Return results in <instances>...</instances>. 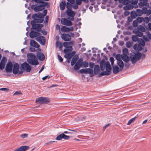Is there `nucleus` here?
I'll return each instance as SVG.
<instances>
[{"label":"nucleus","mask_w":151,"mask_h":151,"mask_svg":"<svg viewBox=\"0 0 151 151\" xmlns=\"http://www.w3.org/2000/svg\"><path fill=\"white\" fill-rule=\"evenodd\" d=\"M27 61L28 63L32 65H37L39 62L36 59V56L33 53H29L27 54Z\"/></svg>","instance_id":"1"},{"label":"nucleus","mask_w":151,"mask_h":151,"mask_svg":"<svg viewBox=\"0 0 151 151\" xmlns=\"http://www.w3.org/2000/svg\"><path fill=\"white\" fill-rule=\"evenodd\" d=\"M50 101L49 99L44 97H40L36 100V102L37 103L42 104L43 103H47Z\"/></svg>","instance_id":"2"},{"label":"nucleus","mask_w":151,"mask_h":151,"mask_svg":"<svg viewBox=\"0 0 151 151\" xmlns=\"http://www.w3.org/2000/svg\"><path fill=\"white\" fill-rule=\"evenodd\" d=\"M35 21L33 20L31 22V24L32 26V29H37V30L39 32L41 30V28L42 27L43 25L41 24H36L37 23L35 22Z\"/></svg>","instance_id":"3"},{"label":"nucleus","mask_w":151,"mask_h":151,"mask_svg":"<svg viewBox=\"0 0 151 151\" xmlns=\"http://www.w3.org/2000/svg\"><path fill=\"white\" fill-rule=\"evenodd\" d=\"M61 22L62 24L65 25L67 26H71L73 24V23L72 22L68 20L65 18H62L61 19Z\"/></svg>","instance_id":"4"},{"label":"nucleus","mask_w":151,"mask_h":151,"mask_svg":"<svg viewBox=\"0 0 151 151\" xmlns=\"http://www.w3.org/2000/svg\"><path fill=\"white\" fill-rule=\"evenodd\" d=\"M66 14L68 16L71 17L70 18H68V19L72 21L74 20V17L75 14L73 11L71 9H67L66 11Z\"/></svg>","instance_id":"5"},{"label":"nucleus","mask_w":151,"mask_h":151,"mask_svg":"<svg viewBox=\"0 0 151 151\" xmlns=\"http://www.w3.org/2000/svg\"><path fill=\"white\" fill-rule=\"evenodd\" d=\"M131 61L132 64L135 63L139 59V56L138 55L137 53L134 55H131L130 56Z\"/></svg>","instance_id":"6"},{"label":"nucleus","mask_w":151,"mask_h":151,"mask_svg":"<svg viewBox=\"0 0 151 151\" xmlns=\"http://www.w3.org/2000/svg\"><path fill=\"white\" fill-rule=\"evenodd\" d=\"M13 65L12 62L10 61L8 62L5 68V70L6 73H10L12 72Z\"/></svg>","instance_id":"7"},{"label":"nucleus","mask_w":151,"mask_h":151,"mask_svg":"<svg viewBox=\"0 0 151 151\" xmlns=\"http://www.w3.org/2000/svg\"><path fill=\"white\" fill-rule=\"evenodd\" d=\"M22 67L23 69L27 72H30L32 69L31 67L27 63H24L22 64Z\"/></svg>","instance_id":"8"},{"label":"nucleus","mask_w":151,"mask_h":151,"mask_svg":"<svg viewBox=\"0 0 151 151\" xmlns=\"http://www.w3.org/2000/svg\"><path fill=\"white\" fill-rule=\"evenodd\" d=\"M70 138V136H67L65 134H64V133H62L59 135H58V136L56 138V139L57 140H60L62 139H65L67 140L68 139Z\"/></svg>","instance_id":"9"},{"label":"nucleus","mask_w":151,"mask_h":151,"mask_svg":"<svg viewBox=\"0 0 151 151\" xmlns=\"http://www.w3.org/2000/svg\"><path fill=\"white\" fill-rule=\"evenodd\" d=\"M61 38L63 40L66 41H70L71 39L70 35L66 33L63 34L61 35Z\"/></svg>","instance_id":"10"},{"label":"nucleus","mask_w":151,"mask_h":151,"mask_svg":"<svg viewBox=\"0 0 151 151\" xmlns=\"http://www.w3.org/2000/svg\"><path fill=\"white\" fill-rule=\"evenodd\" d=\"M36 40L42 45H44L45 43V39L43 36H40L37 38Z\"/></svg>","instance_id":"11"},{"label":"nucleus","mask_w":151,"mask_h":151,"mask_svg":"<svg viewBox=\"0 0 151 151\" xmlns=\"http://www.w3.org/2000/svg\"><path fill=\"white\" fill-rule=\"evenodd\" d=\"M19 71V65L17 63H15L14 65L13 72L14 74H17Z\"/></svg>","instance_id":"12"},{"label":"nucleus","mask_w":151,"mask_h":151,"mask_svg":"<svg viewBox=\"0 0 151 151\" xmlns=\"http://www.w3.org/2000/svg\"><path fill=\"white\" fill-rule=\"evenodd\" d=\"M147 0H141L140 2L139 3V5L140 7L141 8L144 6L147 5Z\"/></svg>","instance_id":"13"},{"label":"nucleus","mask_w":151,"mask_h":151,"mask_svg":"<svg viewBox=\"0 0 151 151\" xmlns=\"http://www.w3.org/2000/svg\"><path fill=\"white\" fill-rule=\"evenodd\" d=\"M40 33L35 31H32L29 33L30 37L31 38L39 36Z\"/></svg>","instance_id":"14"},{"label":"nucleus","mask_w":151,"mask_h":151,"mask_svg":"<svg viewBox=\"0 0 151 151\" xmlns=\"http://www.w3.org/2000/svg\"><path fill=\"white\" fill-rule=\"evenodd\" d=\"M84 73L85 74L89 73L90 74V76L91 77L94 76L93 71V70L90 68L84 69Z\"/></svg>","instance_id":"15"},{"label":"nucleus","mask_w":151,"mask_h":151,"mask_svg":"<svg viewBox=\"0 0 151 151\" xmlns=\"http://www.w3.org/2000/svg\"><path fill=\"white\" fill-rule=\"evenodd\" d=\"M74 42L71 41L70 42H65L63 43V46L66 48L69 47L70 45L72 47L74 44Z\"/></svg>","instance_id":"16"},{"label":"nucleus","mask_w":151,"mask_h":151,"mask_svg":"<svg viewBox=\"0 0 151 151\" xmlns=\"http://www.w3.org/2000/svg\"><path fill=\"white\" fill-rule=\"evenodd\" d=\"M32 7L33 9L34 8V11L36 12L41 11L43 9V8H42V6L40 5L33 6Z\"/></svg>","instance_id":"17"},{"label":"nucleus","mask_w":151,"mask_h":151,"mask_svg":"<svg viewBox=\"0 0 151 151\" xmlns=\"http://www.w3.org/2000/svg\"><path fill=\"white\" fill-rule=\"evenodd\" d=\"M30 44L32 46L37 48L39 47V45L36 42L33 40H31Z\"/></svg>","instance_id":"18"},{"label":"nucleus","mask_w":151,"mask_h":151,"mask_svg":"<svg viewBox=\"0 0 151 151\" xmlns=\"http://www.w3.org/2000/svg\"><path fill=\"white\" fill-rule=\"evenodd\" d=\"M133 31L134 33L136 34V35H137L138 37H142L143 35V33L142 32L137 30V29H134Z\"/></svg>","instance_id":"19"},{"label":"nucleus","mask_w":151,"mask_h":151,"mask_svg":"<svg viewBox=\"0 0 151 151\" xmlns=\"http://www.w3.org/2000/svg\"><path fill=\"white\" fill-rule=\"evenodd\" d=\"M122 59L126 63H128L129 60V58L127 55L122 54Z\"/></svg>","instance_id":"20"},{"label":"nucleus","mask_w":151,"mask_h":151,"mask_svg":"<svg viewBox=\"0 0 151 151\" xmlns=\"http://www.w3.org/2000/svg\"><path fill=\"white\" fill-rule=\"evenodd\" d=\"M100 71V68L99 65H95L94 72L95 74L99 73Z\"/></svg>","instance_id":"21"},{"label":"nucleus","mask_w":151,"mask_h":151,"mask_svg":"<svg viewBox=\"0 0 151 151\" xmlns=\"http://www.w3.org/2000/svg\"><path fill=\"white\" fill-rule=\"evenodd\" d=\"M66 3L65 1H62L60 3V9L61 10H63L66 6Z\"/></svg>","instance_id":"22"},{"label":"nucleus","mask_w":151,"mask_h":151,"mask_svg":"<svg viewBox=\"0 0 151 151\" xmlns=\"http://www.w3.org/2000/svg\"><path fill=\"white\" fill-rule=\"evenodd\" d=\"M37 56L41 61H43L45 59V56L44 54L42 52H39L37 53Z\"/></svg>","instance_id":"23"},{"label":"nucleus","mask_w":151,"mask_h":151,"mask_svg":"<svg viewBox=\"0 0 151 151\" xmlns=\"http://www.w3.org/2000/svg\"><path fill=\"white\" fill-rule=\"evenodd\" d=\"M133 48L134 50H141L142 49L141 46L139 44H136L133 46Z\"/></svg>","instance_id":"24"},{"label":"nucleus","mask_w":151,"mask_h":151,"mask_svg":"<svg viewBox=\"0 0 151 151\" xmlns=\"http://www.w3.org/2000/svg\"><path fill=\"white\" fill-rule=\"evenodd\" d=\"M119 71V68L117 66L113 67V72L114 74H116Z\"/></svg>","instance_id":"25"},{"label":"nucleus","mask_w":151,"mask_h":151,"mask_svg":"<svg viewBox=\"0 0 151 151\" xmlns=\"http://www.w3.org/2000/svg\"><path fill=\"white\" fill-rule=\"evenodd\" d=\"M73 50L72 47L70 45L69 47L66 48L64 50L63 52L65 53H68Z\"/></svg>","instance_id":"26"},{"label":"nucleus","mask_w":151,"mask_h":151,"mask_svg":"<svg viewBox=\"0 0 151 151\" xmlns=\"http://www.w3.org/2000/svg\"><path fill=\"white\" fill-rule=\"evenodd\" d=\"M117 64L121 68L120 70H122L123 69L124 66V64L122 60L117 61Z\"/></svg>","instance_id":"27"},{"label":"nucleus","mask_w":151,"mask_h":151,"mask_svg":"<svg viewBox=\"0 0 151 151\" xmlns=\"http://www.w3.org/2000/svg\"><path fill=\"white\" fill-rule=\"evenodd\" d=\"M78 58L76 56H75L73 58L71 63V65L72 66H73L74 65L77 61Z\"/></svg>","instance_id":"28"},{"label":"nucleus","mask_w":151,"mask_h":151,"mask_svg":"<svg viewBox=\"0 0 151 151\" xmlns=\"http://www.w3.org/2000/svg\"><path fill=\"white\" fill-rule=\"evenodd\" d=\"M29 148V147L27 146H22L19 147V151H25Z\"/></svg>","instance_id":"29"},{"label":"nucleus","mask_w":151,"mask_h":151,"mask_svg":"<svg viewBox=\"0 0 151 151\" xmlns=\"http://www.w3.org/2000/svg\"><path fill=\"white\" fill-rule=\"evenodd\" d=\"M137 30L141 31L142 32H144L145 31V29L144 27L142 25H139L137 28Z\"/></svg>","instance_id":"30"},{"label":"nucleus","mask_w":151,"mask_h":151,"mask_svg":"<svg viewBox=\"0 0 151 151\" xmlns=\"http://www.w3.org/2000/svg\"><path fill=\"white\" fill-rule=\"evenodd\" d=\"M56 46L57 47H59V49L62 48V44L60 41H57L56 42Z\"/></svg>","instance_id":"31"},{"label":"nucleus","mask_w":151,"mask_h":151,"mask_svg":"<svg viewBox=\"0 0 151 151\" xmlns=\"http://www.w3.org/2000/svg\"><path fill=\"white\" fill-rule=\"evenodd\" d=\"M131 16L134 19H135L137 16L136 12L132 11L131 13Z\"/></svg>","instance_id":"32"},{"label":"nucleus","mask_w":151,"mask_h":151,"mask_svg":"<svg viewBox=\"0 0 151 151\" xmlns=\"http://www.w3.org/2000/svg\"><path fill=\"white\" fill-rule=\"evenodd\" d=\"M136 12L137 16H142V11L139 9H137L136 10Z\"/></svg>","instance_id":"33"},{"label":"nucleus","mask_w":151,"mask_h":151,"mask_svg":"<svg viewBox=\"0 0 151 151\" xmlns=\"http://www.w3.org/2000/svg\"><path fill=\"white\" fill-rule=\"evenodd\" d=\"M138 42L140 45H141L142 46H144L145 45V43L143 39H139L138 40Z\"/></svg>","instance_id":"34"},{"label":"nucleus","mask_w":151,"mask_h":151,"mask_svg":"<svg viewBox=\"0 0 151 151\" xmlns=\"http://www.w3.org/2000/svg\"><path fill=\"white\" fill-rule=\"evenodd\" d=\"M80 67L82 65L83 60L82 59H79L77 62L76 63Z\"/></svg>","instance_id":"35"},{"label":"nucleus","mask_w":151,"mask_h":151,"mask_svg":"<svg viewBox=\"0 0 151 151\" xmlns=\"http://www.w3.org/2000/svg\"><path fill=\"white\" fill-rule=\"evenodd\" d=\"M133 45L132 41H128L126 43V46L128 48L130 47Z\"/></svg>","instance_id":"36"},{"label":"nucleus","mask_w":151,"mask_h":151,"mask_svg":"<svg viewBox=\"0 0 151 151\" xmlns=\"http://www.w3.org/2000/svg\"><path fill=\"white\" fill-rule=\"evenodd\" d=\"M64 57L67 59H69V60H70L72 57V56L71 55L70 53H65V54L64 55Z\"/></svg>","instance_id":"37"},{"label":"nucleus","mask_w":151,"mask_h":151,"mask_svg":"<svg viewBox=\"0 0 151 151\" xmlns=\"http://www.w3.org/2000/svg\"><path fill=\"white\" fill-rule=\"evenodd\" d=\"M137 53L138 54V55H139V58H141L142 59L145 58V55L144 54L141 53L140 52H137Z\"/></svg>","instance_id":"38"},{"label":"nucleus","mask_w":151,"mask_h":151,"mask_svg":"<svg viewBox=\"0 0 151 151\" xmlns=\"http://www.w3.org/2000/svg\"><path fill=\"white\" fill-rule=\"evenodd\" d=\"M123 54L128 55L129 54L128 50L126 48H124L123 50Z\"/></svg>","instance_id":"39"},{"label":"nucleus","mask_w":151,"mask_h":151,"mask_svg":"<svg viewBox=\"0 0 151 151\" xmlns=\"http://www.w3.org/2000/svg\"><path fill=\"white\" fill-rule=\"evenodd\" d=\"M132 40L134 42L138 41L139 39L138 38V36L136 35H133L132 37Z\"/></svg>","instance_id":"40"},{"label":"nucleus","mask_w":151,"mask_h":151,"mask_svg":"<svg viewBox=\"0 0 151 151\" xmlns=\"http://www.w3.org/2000/svg\"><path fill=\"white\" fill-rule=\"evenodd\" d=\"M122 58V55L119 54H117L115 56V58L117 60V61L119 60H121V59Z\"/></svg>","instance_id":"41"},{"label":"nucleus","mask_w":151,"mask_h":151,"mask_svg":"<svg viewBox=\"0 0 151 151\" xmlns=\"http://www.w3.org/2000/svg\"><path fill=\"white\" fill-rule=\"evenodd\" d=\"M136 20L139 23L142 22L144 20V19L142 17H139L137 18Z\"/></svg>","instance_id":"42"},{"label":"nucleus","mask_w":151,"mask_h":151,"mask_svg":"<svg viewBox=\"0 0 151 151\" xmlns=\"http://www.w3.org/2000/svg\"><path fill=\"white\" fill-rule=\"evenodd\" d=\"M88 66V62L85 61L83 62L82 66L84 68H86Z\"/></svg>","instance_id":"43"},{"label":"nucleus","mask_w":151,"mask_h":151,"mask_svg":"<svg viewBox=\"0 0 151 151\" xmlns=\"http://www.w3.org/2000/svg\"><path fill=\"white\" fill-rule=\"evenodd\" d=\"M67 27L65 26H62L61 28V30L63 32H67Z\"/></svg>","instance_id":"44"},{"label":"nucleus","mask_w":151,"mask_h":151,"mask_svg":"<svg viewBox=\"0 0 151 151\" xmlns=\"http://www.w3.org/2000/svg\"><path fill=\"white\" fill-rule=\"evenodd\" d=\"M72 4L71 3H70L69 2H67L66 3V8H67V9H71V7L72 6Z\"/></svg>","instance_id":"45"},{"label":"nucleus","mask_w":151,"mask_h":151,"mask_svg":"<svg viewBox=\"0 0 151 151\" xmlns=\"http://www.w3.org/2000/svg\"><path fill=\"white\" fill-rule=\"evenodd\" d=\"M6 61V58L5 57H4L2 59L0 63L5 65Z\"/></svg>","instance_id":"46"},{"label":"nucleus","mask_w":151,"mask_h":151,"mask_svg":"<svg viewBox=\"0 0 151 151\" xmlns=\"http://www.w3.org/2000/svg\"><path fill=\"white\" fill-rule=\"evenodd\" d=\"M40 3L41 4L40 6H42V8H43V9H44V7L46 6L47 4V3L46 2H45L43 1H42V2Z\"/></svg>","instance_id":"47"},{"label":"nucleus","mask_w":151,"mask_h":151,"mask_svg":"<svg viewBox=\"0 0 151 151\" xmlns=\"http://www.w3.org/2000/svg\"><path fill=\"white\" fill-rule=\"evenodd\" d=\"M38 18H42L44 17V15L43 14L40 12H39L37 14Z\"/></svg>","instance_id":"48"},{"label":"nucleus","mask_w":151,"mask_h":151,"mask_svg":"<svg viewBox=\"0 0 151 151\" xmlns=\"http://www.w3.org/2000/svg\"><path fill=\"white\" fill-rule=\"evenodd\" d=\"M135 118L136 117H134L133 118L131 119L128 121V122L127 123V124L130 125L131 123L133 122L134 121Z\"/></svg>","instance_id":"49"},{"label":"nucleus","mask_w":151,"mask_h":151,"mask_svg":"<svg viewBox=\"0 0 151 151\" xmlns=\"http://www.w3.org/2000/svg\"><path fill=\"white\" fill-rule=\"evenodd\" d=\"M138 23L137 22V20H134L133 22V26L134 27H136L138 26Z\"/></svg>","instance_id":"50"},{"label":"nucleus","mask_w":151,"mask_h":151,"mask_svg":"<svg viewBox=\"0 0 151 151\" xmlns=\"http://www.w3.org/2000/svg\"><path fill=\"white\" fill-rule=\"evenodd\" d=\"M35 21H36L35 22L37 23H41L42 22L43 19L42 18H40L37 19Z\"/></svg>","instance_id":"51"},{"label":"nucleus","mask_w":151,"mask_h":151,"mask_svg":"<svg viewBox=\"0 0 151 151\" xmlns=\"http://www.w3.org/2000/svg\"><path fill=\"white\" fill-rule=\"evenodd\" d=\"M28 136V134H21L20 137L23 139L27 138Z\"/></svg>","instance_id":"52"},{"label":"nucleus","mask_w":151,"mask_h":151,"mask_svg":"<svg viewBox=\"0 0 151 151\" xmlns=\"http://www.w3.org/2000/svg\"><path fill=\"white\" fill-rule=\"evenodd\" d=\"M37 17V14H33L32 15V18L33 19H34V20H37V19L38 18Z\"/></svg>","instance_id":"53"},{"label":"nucleus","mask_w":151,"mask_h":151,"mask_svg":"<svg viewBox=\"0 0 151 151\" xmlns=\"http://www.w3.org/2000/svg\"><path fill=\"white\" fill-rule=\"evenodd\" d=\"M134 7V6L132 4H129L127 6V9L131 10Z\"/></svg>","instance_id":"54"},{"label":"nucleus","mask_w":151,"mask_h":151,"mask_svg":"<svg viewBox=\"0 0 151 151\" xmlns=\"http://www.w3.org/2000/svg\"><path fill=\"white\" fill-rule=\"evenodd\" d=\"M138 0H135V1H130V3L132 5H137V3L138 2Z\"/></svg>","instance_id":"55"},{"label":"nucleus","mask_w":151,"mask_h":151,"mask_svg":"<svg viewBox=\"0 0 151 151\" xmlns=\"http://www.w3.org/2000/svg\"><path fill=\"white\" fill-rule=\"evenodd\" d=\"M147 9L146 7H143L142 9V11L143 14H146L147 10Z\"/></svg>","instance_id":"56"},{"label":"nucleus","mask_w":151,"mask_h":151,"mask_svg":"<svg viewBox=\"0 0 151 151\" xmlns=\"http://www.w3.org/2000/svg\"><path fill=\"white\" fill-rule=\"evenodd\" d=\"M73 30V28L72 27H68L67 29V32L70 31H72Z\"/></svg>","instance_id":"57"},{"label":"nucleus","mask_w":151,"mask_h":151,"mask_svg":"<svg viewBox=\"0 0 151 151\" xmlns=\"http://www.w3.org/2000/svg\"><path fill=\"white\" fill-rule=\"evenodd\" d=\"M110 61L112 65H113L114 64V60L113 58L111 57L110 58Z\"/></svg>","instance_id":"58"},{"label":"nucleus","mask_w":151,"mask_h":151,"mask_svg":"<svg viewBox=\"0 0 151 151\" xmlns=\"http://www.w3.org/2000/svg\"><path fill=\"white\" fill-rule=\"evenodd\" d=\"M5 66V64L0 63V69L3 70Z\"/></svg>","instance_id":"59"},{"label":"nucleus","mask_w":151,"mask_h":151,"mask_svg":"<svg viewBox=\"0 0 151 151\" xmlns=\"http://www.w3.org/2000/svg\"><path fill=\"white\" fill-rule=\"evenodd\" d=\"M106 70L107 71H109L110 73H111V66H107L106 67Z\"/></svg>","instance_id":"60"},{"label":"nucleus","mask_w":151,"mask_h":151,"mask_svg":"<svg viewBox=\"0 0 151 151\" xmlns=\"http://www.w3.org/2000/svg\"><path fill=\"white\" fill-rule=\"evenodd\" d=\"M130 3V1L129 0H125L123 4L124 5H126Z\"/></svg>","instance_id":"61"},{"label":"nucleus","mask_w":151,"mask_h":151,"mask_svg":"<svg viewBox=\"0 0 151 151\" xmlns=\"http://www.w3.org/2000/svg\"><path fill=\"white\" fill-rule=\"evenodd\" d=\"M58 59L60 62H62L63 61V59L62 58L61 56L58 55Z\"/></svg>","instance_id":"62"},{"label":"nucleus","mask_w":151,"mask_h":151,"mask_svg":"<svg viewBox=\"0 0 151 151\" xmlns=\"http://www.w3.org/2000/svg\"><path fill=\"white\" fill-rule=\"evenodd\" d=\"M82 0H76V2L77 5H80L81 4Z\"/></svg>","instance_id":"63"},{"label":"nucleus","mask_w":151,"mask_h":151,"mask_svg":"<svg viewBox=\"0 0 151 151\" xmlns=\"http://www.w3.org/2000/svg\"><path fill=\"white\" fill-rule=\"evenodd\" d=\"M151 14V10L149 9L148 10H147L146 14L147 16Z\"/></svg>","instance_id":"64"}]
</instances>
